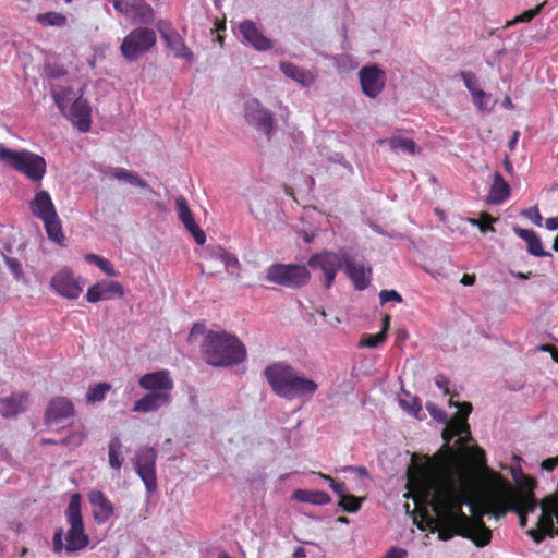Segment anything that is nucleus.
Wrapping results in <instances>:
<instances>
[{
  "instance_id": "nucleus-16",
  "label": "nucleus",
  "mask_w": 558,
  "mask_h": 558,
  "mask_svg": "<svg viewBox=\"0 0 558 558\" xmlns=\"http://www.w3.org/2000/svg\"><path fill=\"white\" fill-rule=\"evenodd\" d=\"M84 90L80 89V95L72 105L65 109V112H61L73 125H75L81 132H87L92 124V108L88 101L83 98Z\"/></svg>"
},
{
  "instance_id": "nucleus-55",
  "label": "nucleus",
  "mask_w": 558,
  "mask_h": 558,
  "mask_svg": "<svg viewBox=\"0 0 558 558\" xmlns=\"http://www.w3.org/2000/svg\"><path fill=\"white\" fill-rule=\"evenodd\" d=\"M426 409L428 410V412L430 413L433 418H435L436 421H438V422L447 421V414L442 410L438 409L434 403H427Z\"/></svg>"
},
{
  "instance_id": "nucleus-21",
  "label": "nucleus",
  "mask_w": 558,
  "mask_h": 558,
  "mask_svg": "<svg viewBox=\"0 0 558 558\" xmlns=\"http://www.w3.org/2000/svg\"><path fill=\"white\" fill-rule=\"evenodd\" d=\"M138 385L146 391H168V393H170L174 387L173 379L168 369L143 375L138 380Z\"/></svg>"
},
{
  "instance_id": "nucleus-32",
  "label": "nucleus",
  "mask_w": 558,
  "mask_h": 558,
  "mask_svg": "<svg viewBox=\"0 0 558 558\" xmlns=\"http://www.w3.org/2000/svg\"><path fill=\"white\" fill-rule=\"evenodd\" d=\"M293 498L301 502L324 506L330 502V496L323 490L296 489Z\"/></svg>"
},
{
  "instance_id": "nucleus-8",
  "label": "nucleus",
  "mask_w": 558,
  "mask_h": 558,
  "mask_svg": "<svg viewBox=\"0 0 558 558\" xmlns=\"http://www.w3.org/2000/svg\"><path fill=\"white\" fill-rule=\"evenodd\" d=\"M526 534L536 544H541L546 536H558V494H549L541 500L535 526L527 530Z\"/></svg>"
},
{
  "instance_id": "nucleus-30",
  "label": "nucleus",
  "mask_w": 558,
  "mask_h": 558,
  "mask_svg": "<svg viewBox=\"0 0 558 558\" xmlns=\"http://www.w3.org/2000/svg\"><path fill=\"white\" fill-rule=\"evenodd\" d=\"M510 473L513 481L521 486L520 489H513L509 484L505 486L504 489L497 492L496 494H506L508 492H532L536 487V482L530 476L525 475L520 465H512L510 468Z\"/></svg>"
},
{
  "instance_id": "nucleus-51",
  "label": "nucleus",
  "mask_w": 558,
  "mask_h": 558,
  "mask_svg": "<svg viewBox=\"0 0 558 558\" xmlns=\"http://www.w3.org/2000/svg\"><path fill=\"white\" fill-rule=\"evenodd\" d=\"M472 97L473 102L478 110L483 111L487 109V100L489 99V95L487 93L480 89L478 92L474 93Z\"/></svg>"
},
{
  "instance_id": "nucleus-11",
  "label": "nucleus",
  "mask_w": 558,
  "mask_h": 558,
  "mask_svg": "<svg viewBox=\"0 0 558 558\" xmlns=\"http://www.w3.org/2000/svg\"><path fill=\"white\" fill-rule=\"evenodd\" d=\"M244 119L248 125L258 133L264 134L268 140L271 138L276 129L274 114L266 109L257 99L251 98L244 104Z\"/></svg>"
},
{
  "instance_id": "nucleus-4",
  "label": "nucleus",
  "mask_w": 558,
  "mask_h": 558,
  "mask_svg": "<svg viewBox=\"0 0 558 558\" xmlns=\"http://www.w3.org/2000/svg\"><path fill=\"white\" fill-rule=\"evenodd\" d=\"M65 518L70 525L65 534L66 543H63V530L58 529L52 539L53 551L60 553L64 549L68 553H75L84 549L89 543V537L84 531L80 494H73L71 496L65 510Z\"/></svg>"
},
{
  "instance_id": "nucleus-45",
  "label": "nucleus",
  "mask_w": 558,
  "mask_h": 558,
  "mask_svg": "<svg viewBox=\"0 0 558 558\" xmlns=\"http://www.w3.org/2000/svg\"><path fill=\"white\" fill-rule=\"evenodd\" d=\"M399 404L404 411L415 417H418V414L422 411V405L416 397H413L411 401L399 398Z\"/></svg>"
},
{
  "instance_id": "nucleus-53",
  "label": "nucleus",
  "mask_w": 558,
  "mask_h": 558,
  "mask_svg": "<svg viewBox=\"0 0 558 558\" xmlns=\"http://www.w3.org/2000/svg\"><path fill=\"white\" fill-rule=\"evenodd\" d=\"M379 299L381 303H387L390 301L398 303L402 302V296L396 290H381L379 293Z\"/></svg>"
},
{
  "instance_id": "nucleus-63",
  "label": "nucleus",
  "mask_w": 558,
  "mask_h": 558,
  "mask_svg": "<svg viewBox=\"0 0 558 558\" xmlns=\"http://www.w3.org/2000/svg\"><path fill=\"white\" fill-rule=\"evenodd\" d=\"M66 74V71L63 68H51L49 69V77L51 78H59L61 76H64Z\"/></svg>"
},
{
  "instance_id": "nucleus-9",
  "label": "nucleus",
  "mask_w": 558,
  "mask_h": 558,
  "mask_svg": "<svg viewBox=\"0 0 558 558\" xmlns=\"http://www.w3.org/2000/svg\"><path fill=\"white\" fill-rule=\"evenodd\" d=\"M266 279L279 286L299 289L308 283L311 272L305 265L276 263L267 268Z\"/></svg>"
},
{
  "instance_id": "nucleus-58",
  "label": "nucleus",
  "mask_w": 558,
  "mask_h": 558,
  "mask_svg": "<svg viewBox=\"0 0 558 558\" xmlns=\"http://www.w3.org/2000/svg\"><path fill=\"white\" fill-rule=\"evenodd\" d=\"M341 471L356 473L360 477H365V478L369 477L368 471L365 466L348 465V466L342 468Z\"/></svg>"
},
{
  "instance_id": "nucleus-57",
  "label": "nucleus",
  "mask_w": 558,
  "mask_h": 558,
  "mask_svg": "<svg viewBox=\"0 0 558 558\" xmlns=\"http://www.w3.org/2000/svg\"><path fill=\"white\" fill-rule=\"evenodd\" d=\"M492 533L488 529L483 527L474 542L477 546H485L490 542Z\"/></svg>"
},
{
  "instance_id": "nucleus-7",
  "label": "nucleus",
  "mask_w": 558,
  "mask_h": 558,
  "mask_svg": "<svg viewBox=\"0 0 558 558\" xmlns=\"http://www.w3.org/2000/svg\"><path fill=\"white\" fill-rule=\"evenodd\" d=\"M29 208L32 214L43 221L48 239L61 244L64 240V234L50 194L44 190L36 192L29 203Z\"/></svg>"
},
{
  "instance_id": "nucleus-33",
  "label": "nucleus",
  "mask_w": 558,
  "mask_h": 558,
  "mask_svg": "<svg viewBox=\"0 0 558 558\" xmlns=\"http://www.w3.org/2000/svg\"><path fill=\"white\" fill-rule=\"evenodd\" d=\"M129 17L140 24H149L154 21V10L145 0H133Z\"/></svg>"
},
{
  "instance_id": "nucleus-20",
  "label": "nucleus",
  "mask_w": 558,
  "mask_h": 558,
  "mask_svg": "<svg viewBox=\"0 0 558 558\" xmlns=\"http://www.w3.org/2000/svg\"><path fill=\"white\" fill-rule=\"evenodd\" d=\"M171 402L172 396L168 391H147V393L135 401L132 411L137 413L157 412L162 408H167Z\"/></svg>"
},
{
  "instance_id": "nucleus-6",
  "label": "nucleus",
  "mask_w": 558,
  "mask_h": 558,
  "mask_svg": "<svg viewBox=\"0 0 558 558\" xmlns=\"http://www.w3.org/2000/svg\"><path fill=\"white\" fill-rule=\"evenodd\" d=\"M0 161L34 182L41 181L46 173L45 159L26 149L14 150L0 144Z\"/></svg>"
},
{
  "instance_id": "nucleus-25",
  "label": "nucleus",
  "mask_w": 558,
  "mask_h": 558,
  "mask_svg": "<svg viewBox=\"0 0 558 558\" xmlns=\"http://www.w3.org/2000/svg\"><path fill=\"white\" fill-rule=\"evenodd\" d=\"M161 37L175 58L183 59L189 63L194 61V53L185 45V41L180 34L174 31L169 33L161 32Z\"/></svg>"
},
{
  "instance_id": "nucleus-62",
  "label": "nucleus",
  "mask_w": 558,
  "mask_h": 558,
  "mask_svg": "<svg viewBox=\"0 0 558 558\" xmlns=\"http://www.w3.org/2000/svg\"><path fill=\"white\" fill-rule=\"evenodd\" d=\"M435 384L438 388L442 389L446 395L449 393V389H448L449 379L445 375H442V374L437 375L435 378Z\"/></svg>"
},
{
  "instance_id": "nucleus-18",
  "label": "nucleus",
  "mask_w": 558,
  "mask_h": 558,
  "mask_svg": "<svg viewBox=\"0 0 558 558\" xmlns=\"http://www.w3.org/2000/svg\"><path fill=\"white\" fill-rule=\"evenodd\" d=\"M51 287L57 293L70 300L77 299L83 290L73 272L68 268L61 269L52 277Z\"/></svg>"
},
{
  "instance_id": "nucleus-59",
  "label": "nucleus",
  "mask_w": 558,
  "mask_h": 558,
  "mask_svg": "<svg viewBox=\"0 0 558 558\" xmlns=\"http://www.w3.org/2000/svg\"><path fill=\"white\" fill-rule=\"evenodd\" d=\"M407 550L402 548L391 547L384 558H407Z\"/></svg>"
},
{
  "instance_id": "nucleus-26",
  "label": "nucleus",
  "mask_w": 558,
  "mask_h": 558,
  "mask_svg": "<svg viewBox=\"0 0 558 558\" xmlns=\"http://www.w3.org/2000/svg\"><path fill=\"white\" fill-rule=\"evenodd\" d=\"M345 272L348 277L352 280L354 288L356 290H364L368 287L371 280L367 275L371 274L369 268H365L362 263L352 262L349 259H344Z\"/></svg>"
},
{
  "instance_id": "nucleus-22",
  "label": "nucleus",
  "mask_w": 558,
  "mask_h": 558,
  "mask_svg": "<svg viewBox=\"0 0 558 558\" xmlns=\"http://www.w3.org/2000/svg\"><path fill=\"white\" fill-rule=\"evenodd\" d=\"M73 414V403L64 397H58L49 402L46 409L45 420L49 426H53L58 425L63 420L72 416Z\"/></svg>"
},
{
  "instance_id": "nucleus-46",
  "label": "nucleus",
  "mask_w": 558,
  "mask_h": 558,
  "mask_svg": "<svg viewBox=\"0 0 558 558\" xmlns=\"http://www.w3.org/2000/svg\"><path fill=\"white\" fill-rule=\"evenodd\" d=\"M495 221L489 215L484 214L481 216L480 219H470V222L473 226L478 227L481 232L486 233L488 231H494V228L492 227V223Z\"/></svg>"
},
{
  "instance_id": "nucleus-54",
  "label": "nucleus",
  "mask_w": 558,
  "mask_h": 558,
  "mask_svg": "<svg viewBox=\"0 0 558 558\" xmlns=\"http://www.w3.org/2000/svg\"><path fill=\"white\" fill-rule=\"evenodd\" d=\"M205 253L211 259L221 260L222 255L226 253V250L222 246H220V245H208L205 248Z\"/></svg>"
},
{
  "instance_id": "nucleus-39",
  "label": "nucleus",
  "mask_w": 558,
  "mask_h": 558,
  "mask_svg": "<svg viewBox=\"0 0 558 558\" xmlns=\"http://www.w3.org/2000/svg\"><path fill=\"white\" fill-rule=\"evenodd\" d=\"M545 4H546V1L536 5L532 10H527V11L523 12L522 14L515 16L513 20L508 21L506 23L505 27H511V26L517 25L518 23H527V22L532 21L536 15H538L542 12Z\"/></svg>"
},
{
  "instance_id": "nucleus-28",
  "label": "nucleus",
  "mask_w": 558,
  "mask_h": 558,
  "mask_svg": "<svg viewBox=\"0 0 558 558\" xmlns=\"http://www.w3.org/2000/svg\"><path fill=\"white\" fill-rule=\"evenodd\" d=\"M26 393L12 395L0 399V415L10 418L25 411Z\"/></svg>"
},
{
  "instance_id": "nucleus-3",
  "label": "nucleus",
  "mask_w": 558,
  "mask_h": 558,
  "mask_svg": "<svg viewBox=\"0 0 558 558\" xmlns=\"http://www.w3.org/2000/svg\"><path fill=\"white\" fill-rule=\"evenodd\" d=\"M205 361L213 366L240 364L246 359L244 344L235 337L223 331H208L202 343Z\"/></svg>"
},
{
  "instance_id": "nucleus-44",
  "label": "nucleus",
  "mask_w": 558,
  "mask_h": 558,
  "mask_svg": "<svg viewBox=\"0 0 558 558\" xmlns=\"http://www.w3.org/2000/svg\"><path fill=\"white\" fill-rule=\"evenodd\" d=\"M1 254L3 256L5 265L12 272L14 279L17 281L22 280L24 278V271H23L21 263L16 258L7 256L4 254V252H2Z\"/></svg>"
},
{
  "instance_id": "nucleus-48",
  "label": "nucleus",
  "mask_w": 558,
  "mask_h": 558,
  "mask_svg": "<svg viewBox=\"0 0 558 558\" xmlns=\"http://www.w3.org/2000/svg\"><path fill=\"white\" fill-rule=\"evenodd\" d=\"M460 77L463 80L465 87L473 95L474 93L478 92L480 89L476 87V76L474 73L470 71H461Z\"/></svg>"
},
{
  "instance_id": "nucleus-52",
  "label": "nucleus",
  "mask_w": 558,
  "mask_h": 558,
  "mask_svg": "<svg viewBox=\"0 0 558 558\" xmlns=\"http://www.w3.org/2000/svg\"><path fill=\"white\" fill-rule=\"evenodd\" d=\"M132 2L133 0H114L113 8L118 13L128 17L131 16Z\"/></svg>"
},
{
  "instance_id": "nucleus-14",
  "label": "nucleus",
  "mask_w": 558,
  "mask_h": 558,
  "mask_svg": "<svg viewBox=\"0 0 558 558\" xmlns=\"http://www.w3.org/2000/svg\"><path fill=\"white\" fill-rule=\"evenodd\" d=\"M450 404L457 407L459 411L456 416L447 423V426L442 432V437L446 441H449L453 437H458L459 445L463 446L471 440V432L466 418L472 412V404L470 402L453 403L452 401H450Z\"/></svg>"
},
{
  "instance_id": "nucleus-24",
  "label": "nucleus",
  "mask_w": 558,
  "mask_h": 558,
  "mask_svg": "<svg viewBox=\"0 0 558 558\" xmlns=\"http://www.w3.org/2000/svg\"><path fill=\"white\" fill-rule=\"evenodd\" d=\"M279 69L288 78L296 82L302 87H310L316 81V76L313 72L290 61H280Z\"/></svg>"
},
{
  "instance_id": "nucleus-37",
  "label": "nucleus",
  "mask_w": 558,
  "mask_h": 558,
  "mask_svg": "<svg viewBox=\"0 0 558 558\" xmlns=\"http://www.w3.org/2000/svg\"><path fill=\"white\" fill-rule=\"evenodd\" d=\"M36 21L45 26L61 27L66 24V16L62 13L51 11L38 14Z\"/></svg>"
},
{
  "instance_id": "nucleus-15",
  "label": "nucleus",
  "mask_w": 558,
  "mask_h": 558,
  "mask_svg": "<svg viewBox=\"0 0 558 558\" xmlns=\"http://www.w3.org/2000/svg\"><path fill=\"white\" fill-rule=\"evenodd\" d=\"M359 80L363 94L375 99L385 88L386 73L377 64L365 65L359 71Z\"/></svg>"
},
{
  "instance_id": "nucleus-31",
  "label": "nucleus",
  "mask_w": 558,
  "mask_h": 558,
  "mask_svg": "<svg viewBox=\"0 0 558 558\" xmlns=\"http://www.w3.org/2000/svg\"><path fill=\"white\" fill-rule=\"evenodd\" d=\"M78 95L80 92L76 93L71 86H54L51 89V96L60 112H65Z\"/></svg>"
},
{
  "instance_id": "nucleus-49",
  "label": "nucleus",
  "mask_w": 558,
  "mask_h": 558,
  "mask_svg": "<svg viewBox=\"0 0 558 558\" xmlns=\"http://www.w3.org/2000/svg\"><path fill=\"white\" fill-rule=\"evenodd\" d=\"M227 271H229L230 274H233L235 270H238L240 268V262L239 259L231 253L227 252L222 255V258L220 260Z\"/></svg>"
},
{
  "instance_id": "nucleus-47",
  "label": "nucleus",
  "mask_w": 558,
  "mask_h": 558,
  "mask_svg": "<svg viewBox=\"0 0 558 558\" xmlns=\"http://www.w3.org/2000/svg\"><path fill=\"white\" fill-rule=\"evenodd\" d=\"M107 294L102 293L101 283H96L88 288L86 293V300L90 303H96L100 300H106Z\"/></svg>"
},
{
  "instance_id": "nucleus-5",
  "label": "nucleus",
  "mask_w": 558,
  "mask_h": 558,
  "mask_svg": "<svg viewBox=\"0 0 558 558\" xmlns=\"http://www.w3.org/2000/svg\"><path fill=\"white\" fill-rule=\"evenodd\" d=\"M541 509L538 501L532 492H508L494 494L488 500L489 512L499 519L508 512H514L519 517L521 527L527 525V515Z\"/></svg>"
},
{
  "instance_id": "nucleus-19",
  "label": "nucleus",
  "mask_w": 558,
  "mask_h": 558,
  "mask_svg": "<svg viewBox=\"0 0 558 558\" xmlns=\"http://www.w3.org/2000/svg\"><path fill=\"white\" fill-rule=\"evenodd\" d=\"M175 210L179 220L183 223L185 229L192 234L195 242L198 245H203L206 242V234L195 222L193 214L184 196L180 195L175 198Z\"/></svg>"
},
{
  "instance_id": "nucleus-10",
  "label": "nucleus",
  "mask_w": 558,
  "mask_h": 558,
  "mask_svg": "<svg viewBox=\"0 0 558 558\" xmlns=\"http://www.w3.org/2000/svg\"><path fill=\"white\" fill-rule=\"evenodd\" d=\"M157 41L156 33L149 27H137L131 31L120 45V52L128 61H135L148 52Z\"/></svg>"
},
{
  "instance_id": "nucleus-2",
  "label": "nucleus",
  "mask_w": 558,
  "mask_h": 558,
  "mask_svg": "<svg viewBox=\"0 0 558 558\" xmlns=\"http://www.w3.org/2000/svg\"><path fill=\"white\" fill-rule=\"evenodd\" d=\"M264 375L272 391L286 400H294L313 396L318 385L306 378L301 372L287 363L278 362L268 365Z\"/></svg>"
},
{
  "instance_id": "nucleus-38",
  "label": "nucleus",
  "mask_w": 558,
  "mask_h": 558,
  "mask_svg": "<svg viewBox=\"0 0 558 558\" xmlns=\"http://www.w3.org/2000/svg\"><path fill=\"white\" fill-rule=\"evenodd\" d=\"M85 260L90 264H95L107 276L116 277L118 275V272L114 270L112 264L104 257H100L96 254L90 253V254L85 255Z\"/></svg>"
},
{
  "instance_id": "nucleus-60",
  "label": "nucleus",
  "mask_w": 558,
  "mask_h": 558,
  "mask_svg": "<svg viewBox=\"0 0 558 558\" xmlns=\"http://www.w3.org/2000/svg\"><path fill=\"white\" fill-rule=\"evenodd\" d=\"M129 172H130L129 170L121 168V167H116V168L110 169V174L120 181H125L126 177L129 175Z\"/></svg>"
},
{
  "instance_id": "nucleus-64",
  "label": "nucleus",
  "mask_w": 558,
  "mask_h": 558,
  "mask_svg": "<svg viewBox=\"0 0 558 558\" xmlns=\"http://www.w3.org/2000/svg\"><path fill=\"white\" fill-rule=\"evenodd\" d=\"M545 227L549 231H555L558 229V217H550L546 219Z\"/></svg>"
},
{
  "instance_id": "nucleus-56",
  "label": "nucleus",
  "mask_w": 558,
  "mask_h": 558,
  "mask_svg": "<svg viewBox=\"0 0 558 558\" xmlns=\"http://www.w3.org/2000/svg\"><path fill=\"white\" fill-rule=\"evenodd\" d=\"M125 182H128L131 185L138 186L142 189L148 187V184L145 180L141 179L137 173L130 171L129 175L126 177Z\"/></svg>"
},
{
  "instance_id": "nucleus-1",
  "label": "nucleus",
  "mask_w": 558,
  "mask_h": 558,
  "mask_svg": "<svg viewBox=\"0 0 558 558\" xmlns=\"http://www.w3.org/2000/svg\"><path fill=\"white\" fill-rule=\"evenodd\" d=\"M420 485L422 501L439 520L470 521L460 507L471 485V475L464 466L454 464L446 474L425 476Z\"/></svg>"
},
{
  "instance_id": "nucleus-27",
  "label": "nucleus",
  "mask_w": 558,
  "mask_h": 558,
  "mask_svg": "<svg viewBox=\"0 0 558 558\" xmlns=\"http://www.w3.org/2000/svg\"><path fill=\"white\" fill-rule=\"evenodd\" d=\"M513 232L527 244V253L536 257H547L550 253L543 248L539 236L530 229H523L521 227H514Z\"/></svg>"
},
{
  "instance_id": "nucleus-29",
  "label": "nucleus",
  "mask_w": 558,
  "mask_h": 558,
  "mask_svg": "<svg viewBox=\"0 0 558 558\" xmlns=\"http://www.w3.org/2000/svg\"><path fill=\"white\" fill-rule=\"evenodd\" d=\"M510 195V186L499 172L494 173V182L487 196V203L501 204Z\"/></svg>"
},
{
  "instance_id": "nucleus-41",
  "label": "nucleus",
  "mask_w": 558,
  "mask_h": 558,
  "mask_svg": "<svg viewBox=\"0 0 558 558\" xmlns=\"http://www.w3.org/2000/svg\"><path fill=\"white\" fill-rule=\"evenodd\" d=\"M387 336L385 331H379L375 335H364L359 343L360 348H377L379 344L386 341Z\"/></svg>"
},
{
  "instance_id": "nucleus-36",
  "label": "nucleus",
  "mask_w": 558,
  "mask_h": 558,
  "mask_svg": "<svg viewBox=\"0 0 558 558\" xmlns=\"http://www.w3.org/2000/svg\"><path fill=\"white\" fill-rule=\"evenodd\" d=\"M110 389L111 385L108 383L92 385L86 392V401L88 403L100 402L106 398V395Z\"/></svg>"
},
{
  "instance_id": "nucleus-43",
  "label": "nucleus",
  "mask_w": 558,
  "mask_h": 558,
  "mask_svg": "<svg viewBox=\"0 0 558 558\" xmlns=\"http://www.w3.org/2000/svg\"><path fill=\"white\" fill-rule=\"evenodd\" d=\"M100 283L102 288V293L107 294L105 298L106 300H109L113 296L121 298L124 293L123 287L121 286V283L117 281H106Z\"/></svg>"
},
{
  "instance_id": "nucleus-61",
  "label": "nucleus",
  "mask_w": 558,
  "mask_h": 558,
  "mask_svg": "<svg viewBox=\"0 0 558 558\" xmlns=\"http://www.w3.org/2000/svg\"><path fill=\"white\" fill-rule=\"evenodd\" d=\"M558 466V456L555 458H548L542 462V470L551 472Z\"/></svg>"
},
{
  "instance_id": "nucleus-23",
  "label": "nucleus",
  "mask_w": 558,
  "mask_h": 558,
  "mask_svg": "<svg viewBox=\"0 0 558 558\" xmlns=\"http://www.w3.org/2000/svg\"><path fill=\"white\" fill-rule=\"evenodd\" d=\"M88 501L93 508L94 520L98 524L106 523L113 517L114 506L101 490L89 492Z\"/></svg>"
},
{
  "instance_id": "nucleus-35",
  "label": "nucleus",
  "mask_w": 558,
  "mask_h": 558,
  "mask_svg": "<svg viewBox=\"0 0 558 558\" xmlns=\"http://www.w3.org/2000/svg\"><path fill=\"white\" fill-rule=\"evenodd\" d=\"M122 442L119 437H112L108 446L109 465L119 471L123 463L121 456Z\"/></svg>"
},
{
  "instance_id": "nucleus-42",
  "label": "nucleus",
  "mask_w": 558,
  "mask_h": 558,
  "mask_svg": "<svg viewBox=\"0 0 558 558\" xmlns=\"http://www.w3.org/2000/svg\"><path fill=\"white\" fill-rule=\"evenodd\" d=\"M363 499L364 498L349 494L339 501L338 506L347 512L354 513L360 510Z\"/></svg>"
},
{
  "instance_id": "nucleus-50",
  "label": "nucleus",
  "mask_w": 558,
  "mask_h": 558,
  "mask_svg": "<svg viewBox=\"0 0 558 558\" xmlns=\"http://www.w3.org/2000/svg\"><path fill=\"white\" fill-rule=\"evenodd\" d=\"M522 215L530 219L535 226L542 227L543 217L536 206L524 209Z\"/></svg>"
},
{
  "instance_id": "nucleus-34",
  "label": "nucleus",
  "mask_w": 558,
  "mask_h": 558,
  "mask_svg": "<svg viewBox=\"0 0 558 558\" xmlns=\"http://www.w3.org/2000/svg\"><path fill=\"white\" fill-rule=\"evenodd\" d=\"M379 145H388L389 148L395 153H407L410 155L415 154L416 144L412 138L393 136L390 138L380 140Z\"/></svg>"
},
{
  "instance_id": "nucleus-40",
  "label": "nucleus",
  "mask_w": 558,
  "mask_h": 558,
  "mask_svg": "<svg viewBox=\"0 0 558 558\" xmlns=\"http://www.w3.org/2000/svg\"><path fill=\"white\" fill-rule=\"evenodd\" d=\"M312 474L319 476L324 481L329 483L330 488L338 495L340 500L348 496L347 485L342 482H336L331 476L323 474L320 472H312Z\"/></svg>"
},
{
  "instance_id": "nucleus-13",
  "label": "nucleus",
  "mask_w": 558,
  "mask_h": 558,
  "mask_svg": "<svg viewBox=\"0 0 558 558\" xmlns=\"http://www.w3.org/2000/svg\"><path fill=\"white\" fill-rule=\"evenodd\" d=\"M344 257L336 252L324 250L312 255L307 260V266L314 271H322L326 289H329L336 279L338 271L343 267Z\"/></svg>"
},
{
  "instance_id": "nucleus-17",
  "label": "nucleus",
  "mask_w": 558,
  "mask_h": 558,
  "mask_svg": "<svg viewBox=\"0 0 558 558\" xmlns=\"http://www.w3.org/2000/svg\"><path fill=\"white\" fill-rule=\"evenodd\" d=\"M235 33L242 41L251 45L258 51H266L272 48L271 40L260 32L252 20L240 22L236 25Z\"/></svg>"
},
{
  "instance_id": "nucleus-12",
  "label": "nucleus",
  "mask_w": 558,
  "mask_h": 558,
  "mask_svg": "<svg viewBox=\"0 0 558 558\" xmlns=\"http://www.w3.org/2000/svg\"><path fill=\"white\" fill-rule=\"evenodd\" d=\"M156 460L157 451L153 447L140 448L133 459L134 470L149 494L157 489Z\"/></svg>"
}]
</instances>
